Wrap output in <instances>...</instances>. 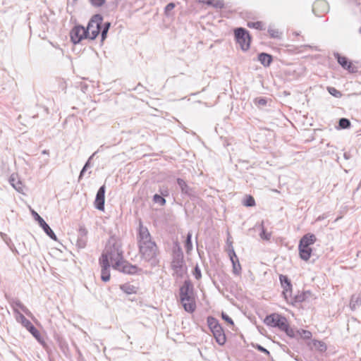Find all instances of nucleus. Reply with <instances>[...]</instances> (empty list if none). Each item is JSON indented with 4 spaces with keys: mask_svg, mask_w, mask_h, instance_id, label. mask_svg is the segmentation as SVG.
<instances>
[{
    "mask_svg": "<svg viewBox=\"0 0 361 361\" xmlns=\"http://www.w3.org/2000/svg\"><path fill=\"white\" fill-rule=\"evenodd\" d=\"M279 280L282 288H283V295L284 298L288 301V297H291L292 293V284L290 280L286 275L281 274Z\"/></svg>",
    "mask_w": 361,
    "mask_h": 361,
    "instance_id": "f3484780",
    "label": "nucleus"
},
{
    "mask_svg": "<svg viewBox=\"0 0 361 361\" xmlns=\"http://www.w3.org/2000/svg\"><path fill=\"white\" fill-rule=\"evenodd\" d=\"M314 347L320 352H324L326 350V345L323 341L314 340L313 341Z\"/></svg>",
    "mask_w": 361,
    "mask_h": 361,
    "instance_id": "c85d7f7f",
    "label": "nucleus"
},
{
    "mask_svg": "<svg viewBox=\"0 0 361 361\" xmlns=\"http://www.w3.org/2000/svg\"><path fill=\"white\" fill-rule=\"evenodd\" d=\"M14 312H17L19 316L17 320L33 336V337L44 348H46L47 344L41 336L39 331L35 326L27 319L23 314L20 313L18 310L14 309Z\"/></svg>",
    "mask_w": 361,
    "mask_h": 361,
    "instance_id": "0eeeda50",
    "label": "nucleus"
},
{
    "mask_svg": "<svg viewBox=\"0 0 361 361\" xmlns=\"http://www.w3.org/2000/svg\"><path fill=\"white\" fill-rule=\"evenodd\" d=\"M228 255L232 262L233 273L236 276H239L241 273V266L239 262L238 258L235 252L232 243H230L228 249Z\"/></svg>",
    "mask_w": 361,
    "mask_h": 361,
    "instance_id": "2eb2a0df",
    "label": "nucleus"
},
{
    "mask_svg": "<svg viewBox=\"0 0 361 361\" xmlns=\"http://www.w3.org/2000/svg\"><path fill=\"white\" fill-rule=\"evenodd\" d=\"M121 289L127 294H133L136 293V288L129 283H125L121 286Z\"/></svg>",
    "mask_w": 361,
    "mask_h": 361,
    "instance_id": "a878e982",
    "label": "nucleus"
},
{
    "mask_svg": "<svg viewBox=\"0 0 361 361\" xmlns=\"http://www.w3.org/2000/svg\"><path fill=\"white\" fill-rule=\"evenodd\" d=\"M176 181L180 189L182 195L189 197L191 200H194L197 197V194L195 188L189 186L183 178H178Z\"/></svg>",
    "mask_w": 361,
    "mask_h": 361,
    "instance_id": "4468645a",
    "label": "nucleus"
},
{
    "mask_svg": "<svg viewBox=\"0 0 361 361\" xmlns=\"http://www.w3.org/2000/svg\"><path fill=\"white\" fill-rule=\"evenodd\" d=\"M175 7V4L174 3H169L168 4L166 7H165V12L166 13H168L170 11H171L172 9H173Z\"/></svg>",
    "mask_w": 361,
    "mask_h": 361,
    "instance_id": "8fccbe9b",
    "label": "nucleus"
},
{
    "mask_svg": "<svg viewBox=\"0 0 361 361\" xmlns=\"http://www.w3.org/2000/svg\"><path fill=\"white\" fill-rule=\"evenodd\" d=\"M110 27H111V23L110 22H106L104 24L102 23L101 30H100V32H101V42H103L106 39Z\"/></svg>",
    "mask_w": 361,
    "mask_h": 361,
    "instance_id": "b1692460",
    "label": "nucleus"
},
{
    "mask_svg": "<svg viewBox=\"0 0 361 361\" xmlns=\"http://www.w3.org/2000/svg\"><path fill=\"white\" fill-rule=\"evenodd\" d=\"M317 240V238L315 235L312 233H307L304 235L301 239L300 240L299 245H302L305 246H310L313 245Z\"/></svg>",
    "mask_w": 361,
    "mask_h": 361,
    "instance_id": "aec40b11",
    "label": "nucleus"
},
{
    "mask_svg": "<svg viewBox=\"0 0 361 361\" xmlns=\"http://www.w3.org/2000/svg\"><path fill=\"white\" fill-rule=\"evenodd\" d=\"M361 306V293L353 295L350 301V308L355 311Z\"/></svg>",
    "mask_w": 361,
    "mask_h": 361,
    "instance_id": "4be33fe9",
    "label": "nucleus"
},
{
    "mask_svg": "<svg viewBox=\"0 0 361 361\" xmlns=\"http://www.w3.org/2000/svg\"><path fill=\"white\" fill-rule=\"evenodd\" d=\"M87 230L84 226H80L78 236L87 237Z\"/></svg>",
    "mask_w": 361,
    "mask_h": 361,
    "instance_id": "37998d69",
    "label": "nucleus"
},
{
    "mask_svg": "<svg viewBox=\"0 0 361 361\" xmlns=\"http://www.w3.org/2000/svg\"><path fill=\"white\" fill-rule=\"evenodd\" d=\"M87 242V237L78 236L76 245L80 249H83L86 247Z\"/></svg>",
    "mask_w": 361,
    "mask_h": 361,
    "instance_id": "72a5a7b5",
    "label": "nucleus"
},
{
    "mask_svg": "<svg viewBox=\"0 0 361 361\" xmlns=\"http://www.w3.org/2000/svg\"><path fill=\"white\" fill-rule=\"evenodd\" d=\"M71 42L74 44H79L82 39H88V32L81 25H75L70 32Z\"/></svg>",
    "mask_w": 361,
    "mask_h": 361,
    "instance_id": "9d476101",
    "label": "nucleus"
},
{
    "mask_svg": "<svg viewBox=\"0 0 361 361\" xmlns=\"http://www.w3.org/2000/svg\"><path fill=\"white\" fill-rule=\"evenodd\" d=\"M124 274L133 275L137 274L138 271H141L142 269L137 267L136 265H133L126 260H121L120 265L118 267H113Z\"/></svg>",
    "mask_w": 361,
    "mask_h": 361,
    "instance_id": "dca6fc26",
    "label": "nucleus"
},
{
    "mask_svg": "<svg viewBox=\"0 0 361 361\" xmlns=\"http://www.w3.org/2000/svg\"><path fill=\"white\" fill-rule=\"evenodd\" d=\"M96 153H97V152L93 153V154H92L90 157H89V159H87V161H86V163L85 164V165H84V166H83L84 168H85V169H87L88 168H90V166H91L90 161H91L92 159L93 158V157L95 155V154H96Z\"/></svg>",
    "mask_w": 361,
    "mask_h": 361,
    "instance_id": "09e8293b",
    "label": "nucleus"
},
{
    "mask_svg": "<svg viewBox=\"0 0 361 361\" xmlns=\"http://www.w3.org/2000/svg\"><path fill=\"white\" fill-rule=\"evenodd\" d=\"M221 318L231 325H234L233 319L226 313H221Z\"/></svg>",
    "mask_w": 361,
    "mask_h": 361,
    "instance_id": "a18cd8bd",
    "label": "nucleus"
},
{
    "mask_svg": "<svg viewBox=\"0 0 361 361\" xmlns=\"http://www.w3.org/2000/svg\"><path fill=\"white\" fill-rule=\"evenodd\" d=\"M326 6V3L325 1H317L316 3H314V6H313V11H314L315 10V8L317 6Z\"/></svg>",
    "mask_w": 361,
    "mask_h": 361,
    "instance_id": "3c124183",
    "label": "nucleus"
},
{
    "mask_svg": "<svg viewBox=\"0 0 361 361\" xmlns=\"http://www.w3.org/2000/svg\"><path fill=\"white\" fill-rule=\"evenodd\" d=\"M185 247L188 253L190 252L192 249V233L190 232H189L187 234L186 239L185 241Z\"/></svg>",
    "mask_w": 361,
    "mask_h": 361,
    "instance_id": "cd10ccee",
    "label": "nucleus"
},
{
    "mask_svg": "<svg viewBox=\"0 0 361 361\" xmlns=\"http://www.w3.org/2000/svg\"><path fill=\"white\" fill-rule=\"evenodd\" d=\"M359 32L361 34V27L360 28Z\"/></svg>",
    "mask_w": 361,
    "mask_h": 361,
    "instance_id": "6e6d98bb",
    "label": "nucleus"
},
{
    "mask_svg": "<svg viewBox=\"0 0 361 361\" xmlns=\"http://www.w3.org/2000/svg\"><path fill=\"white\" fill-rule=\"evenodd\" d=\"M14 304L16 307L21 309L24 312H27V308L23 305V304H22V302L19 300H16V301H14Z\"/></svg>",
    "mask_w": 361,
    "mask_h": 361,
    "instance_id": "de8ad7c7",
    "label": "nucleus"
},
{
    "mask_svg": "<svg viewBox=\"0 0 361 361\" xmlns=\"http://www.w3.org/2000/svg\"><path fill=\"white\" fill-rule=\"evenodd\" d=\"M92 6L94 7H101L105 3L106 0H89Z\"/></svg>",
    "mask_w": 361,
    "mask_h": 361,
    "instance_id": "79ce46f5",
    "label": "nucleus"
},
{
    "mask_svg": "<svg viewBox=\"0 0 361 361\" xmlns=\"http://www.w3.org/2000/svg\"><path fill=\"white\" fill-rule=\"evenodd\" d=\"M247 26L249 27L255 28L259 30H265L264 24L262 21L248 22Z\"/></svg>",
    "mask_w": 361,
    "mask_h": 361,
    "instance_id": "bb28decb",
    "label": "nucleus"
},
{
    "mask_svg": "<svg viewBox=\"0 0 361 361\" xmlns=\"http://www.w3.org/2000/svg\"><path fill=\"white\" fill-rule=\"evenodd\" d=\"M171 268L173 271V276L177 279H182L187 272L183 252L178 243H176L173 247Z\"/></svg>",
    "mask_w": 361,
    "mask_h": 361,
    "instance_id": "20e7f679",
    "label": "nucleus"
},
{
    "mask_svg": "<svg viewBox=\"0 0 361 361\" xmlns=\"http://www.w3.org/2000/svg\"><path fill=\"white\" fill-rule=\"evenodd\" d=\"M289 298H290V302L292 304L302 302L305 301L306 299L305 293H298V294L295 295L294 297H293L291 295V297H288V299Z\"/></svg>",
    "mask_w": 361,
    "mask_h": 361,
    "instance_id": "393cba45",
    "label": "nucleus"
},
{
    "mask_svg": "<svg viewBox=\"0 0 361 361\" xmlns=\"http://www.w3.org/2000/svg\"><path fill=\"white\" fill-rule=\"evenodd\" d=\"M105 190L106 188L104 185L99 188L94 203L95 208L100 211L104 210Z\"/></svg>",
    "mask_w": 361,
    "mask_h": 361,
    "instance_id": "a211bd4d",
    "label": "nucleus"
},
{
    "mask_svg": "<svg viewBox=\"0 0 361 361\" xmlns=\"http://www.w3.org/2000/svg\"><path fill=\"white\" fill-rule=\"evenodd\" d=\"M179 295L184 310L190 313L193 312L196 308L194 299V287L189 279L185 280L183 284L180 286Z\"/></svg>",
    "mask_w": 361,
    "mask_h": 361,
    "instance_id": "7ed1b4c3",
    "label": "nucleus"
},
{
    "mask_svg": "<svg viewBox=\"0 0 361 361\" xmlns=\"http://www.w3.org/2000/svg\"><path fill=\"white\" fill-rule=\"evenodd\" d=\"M312 336V334L310 331L305 330V329H300V334L298 336V338H302L305 340H308V339L311 338Z\"/></svg>",
    "mask_w": 361,
    "mask_h": 361,
    "instance_id": "ea45409f",
    "label": "nucleus"
},
{
    "mask_svg": "<svg viewBox=\"0 0 361 361\" xmlns=\"http://www.w3.org/2000/svg\"><path fill=\"white\" fill-rule=\"evenodd\" d=\"M235 37L243 51H247L250 47L251 37L249 32L243 27L235 30Z\"/></svg>",
    "mask_w": 361,
    "mask_h": 361,
    "instance_id": "6e6552de",
    "label": "nucleus"
},
{
    "mask_svg": "<svg viewBox=\"0 0 361 361\" xmlns=\"http://www.w3.org/2000/svg\"><path fill=\"white\" fill-rule=\"evenodd\" d=\"M343 157L345 159H349L350 158V154L348 152H345L343 154Z\"/></svg>",
    "mask_w": 361,
    "mask_h": 361,
    "instance_id": "864d4df0",
    "label": "nucleus"
},
{
    "mask_svg": "<svg viewBox=\"0 0 361 361\" xmlns=\"http://www.w3.org/2000/svg\"><path fill=\"white\" fill-rule=\"evenodd\" d=\"M103 21V16L97 13L93 15L90 19L85 30L88 32V39H95L100 33L101 25Z\"/></svg>",
    "mask_w": 361,
    "mask_h": 361,
    "instance_id": "423d86ee",
    "label": "nucleus"
},
{
    "mask_svg": "<svg viewBox=\"0 0 361 361\" xmlns=\"http://www.w3.org/2000/svg\"><path fill=\"white\" fill-rule=\"evenodd\" d=\"M261 226H262V231H261V233H259L260 238L262 239L266 240H270L271 234V233H268V232L266 231V230H265V228L264 227V222L263 221L261 224Z\"/></svg>",
    "mask_w": 361,
    "mask_h": 361,
    "instance_id": "e433bc0d",
    "label": "nucleus"
},
{
    "mask_svg": "<svg viewBox=\"0 0 361 361\" xmlns=\"http://www.w3.org/2000/svg\"><path fill=\"white\" fill-rule=\"evenodd\" d=\"M267 31L271 38L280 39L281 37L282 33L280 32L277 29L269 27Z\"/></svg>",
    "mask_w": 361,
    "mask_h": 361,
    "instance_id": "7c9ffc66",
    "label": "nucleus"
},
{
    "mask_svg": "<svg viewBox=\"0 0 361 361\" xmlns=\"http://www.w3.org/2000/svg\"><path fill=\"white\" fill-rule=\"evenodd\" d=\"M192 274L197 280H200L202 278L201 269L198 264H196L195 267Z\"/></svg>",
    "mask_w": 361,
    "mask_h": 361,
    "instance_id": "a19ab883",
    "label": "nucleus"
},
{
    "mask_svg": "<svg viewBox=\"0 0 361 361\" xmlns=\"http://www.w3.org/2000/svg\"><path fill=\"white\" fill-rule=\"evenodd\" d=\"M137 244L139 253L142 259L153 263L159 253L158 247L154 241L152 240L151 235L147 227L140 222Z\"/></svg>",
    "mask_w": 361,
    "mask_h": 361,
    "instance_id": "f257e3e1",
    "label": "nucleus"
},
{
    "mask_svg": "<svg viewBox=\"0 0 361 361\" xmlns=\"http://www.w3.org/2000/svg\"><path fill=\"white\" fill-rule=\"evenodd\" d=\"M298 250L300 257L302 260L307 261L310 258L312 250L309 246L299 245Z\"/></svg>",
    "mask_w": 361,
    "mask_h": 361,
    "instance_id": "6ab92c4d",
    "label": "nucleus"
},
{
    "mask_svg": "<svg viewBox=\"0 0 361 361\" xmlns=\"http://www.w3.org/2000/svg\"><path fill=\"white\" fill-rule=\"evenodd\" d=\"M42 154H49V151L47 150V149H44V150L42 151Z\"/></svg>",
    "mask_w": 361,
    "mask_h": 361,
    "instance_id": "5fc2aeb1",
    "label": "nucleus"
},
{
    "mask_svg": "<svg viewBox=\"0 0 361 361\" xmlns=\"http://www.w3.org/2000/svg\"><path fill=\"white\" fill-rule=\"evenodd\" d=\"M282 331L285 332L288 336L292 338H298L300 334V330L290 327L288 323H287Z\"/></svg>",
    "mask_w": 361,
    "mask_h": 361,
    "instance_id": "5701e85b",
    "label": "nucleus"
},
{
    "mask_svg": "<svg viewBox=\"0 0 361 361\" xmlns=\"http://www.w3.org/2000/svg\"><path fill=\"white\" fill-rule=\"evenodd\" d=\"M32 215L35 220L38 222L40 227L43 229L44 233L52 240L56 241L57 237L49 226L46 221L38 214L35 210L31 211Z\"/></svg>",
    "mask_w": 361,
    "mask_h": 361,
    "instance_id": "f8f14e48",
    "label": "nucleus"
},
{
    "mask_svg": "<svg viewBox=\"0 0 361 361\" xmlns=\"http://www.w3.org/2000/svg\"><path fill=\"white\" fill-rule=\"evenodd\" d=\"M99 263L101 267V279L104 282L110 280V262L108 261L106 255H102L99 259Z\"/></svg>",
    "mask_w": 361,
    "mask_h": 361,
    "instance_id": "9b49d317",
    "label": "nucleus"
},
{
    "mask_svg": "<svg viewBox=\"0 0 361 361\" xmlns=\"http://www.w3.org/2000/svg\"><path fill=\"white\" fill-rule=\"evenodd\" d=\"M153 201L155 203L159 204L161 206H164L166 204V200L164 197H162L161 195L155 194L153 196Z\"/></svg>",
    "mask_w": 361,
    "mask_h": 361,
    "instance_id": "58836bf2",
    "label": "nucleus"
},
{
    "mask_svg": "<svg viewBox=\"0 0 361 361\" xmlns=\"http://www.w3.org/2000/svg\"><path fill=\"white\" fill-rule=\"evenodd\" d=\"M258 61L264 66L268 67L270 66L273 61V57L271 54L262 52L257 56Z\"/></svg>",
    "mask_w": 361,
    "mask_h": 361,
    "instance_id": "412c9836",
    "label": "nucleus"
},
{
    "mask_svg": "<svg viewBox=\"0 0 361 361\" xmlns=\"http://www.w3.org/2000/svg\"><path fill=\"white\" fill-rule=\"evenodd\" d=\"M207 322L216 342L219 345H224L226 342V336L219 321L215 317L209 316L207 319Z\"/></svg>",
    "mask_w": 361,
    "mask_h": 361,
    "instance_id": "39448f33",
    "label": "nucleus"
},
{
    "mask_svg": "<svg viewBox=\"0 0 361 361\" xmlns=\"http://www.w3.org/2000/svg\"><path fill=\"white\" fill-rule=\"evenodd\" d=\"M264 322L267 326L276 327L282 331L284 327H286V325L288 323V320L285 317L276 313H274L267 315L265 317Z\"/></svg>",
    "mask_w": 361,
    "mask_h": 361,
    "instance_id": "1a4fd4ad",
    "label": "nucleus"
},
{
    "mask_svg": "<svg viewBox=\"0 0 361 361\" xmlns=\"http://www.w3.org/2000/svg\"><path fill=\"white\" fill-rule=\"evenodd\" d=\"M338 126L341 129H348L350 127L351 123L349 119L341 118L339 119Z\"/></svg>",
    "mask_w": 361,
    "mask_h": 361,
    "instance_id": "473e14b6",
    "label": "nucleus"
},
{
    "mask_svg": "<svg viewBox=\"0 0 361 361\" xmlns=\"http://www.w3.org/2000/svg\"><path fill=\"white\" fill-rule=\"evenodd\" d=\"M87 169L82 167V170L80 171V175H79V180L82 178V176H84V173L85 172L87 171Z\"/></svg>",
    "mask_w": 361,
    "mask_h": 361,
    "instance_id": "603ef678",
    "label": "nucleus"
},
{
    "mask_svg": "<svg viewBox=\"0 0 361 361\" xmlns=\"http://www.w3.org/2000/svg\"><path fill=\"white\" fill-rule=\"evenodd\" d=\"M9 182L11 185L18 192H20L22 190L21 188V182L20 180H16L13 176H11L9 178Z\"/></svg>",
    "mask_w": 361,
    "mask_h": 361,
    "instance_id": "c756f323",
    "label": "nucleus"
},
{
    "mask_svg": "<svg viewBox=\"0 0 361 361\" xmlns=\"http://www.w3.org/2000/svg\"><path fill=\"white\" fill-rule=\"evenodd\" d=\"M205 3L216 8H222L224 6V2L221 0H209L205 1Z\"/></svg>",
    "mask_w": 361,
    "mask_h": 361,
    "instance_id": "2f4dec72",
    "label": "nucleus"
},
{
    "mask_svg": "<svg viewBox=\"0 0 361 361\" xmlns=\"http://www.w3.org/2000/svg\"><path fill=\"white\" fill-rule=\"evenodd\" d=\"M254 104L258 106H264L267 104V99L265 97H257L253 100Z\"/></svg>",
    "mask_w": 361,
    "mask_h": 361,
    "instance_id": "4c0bfd02",
    "label": "nucleus"
},
{
    "mask_svg": "<svg viewBox=\"0 0 361 361\" xmlns=\"http://www.w3.org/2000/svg\"><path fill=\"white\" fill-rule=\"evenodd\" d=\"M243 204L245 207H253L255 205V200L252 195H246Z\"/></svg>",
    "mask_w": 361,
    "mask_h": 361,
    "instance_id": "f704fd0d",
    "label": "nucleus"
},
{
    "mask_svg": "<svg viewBox=\"0 0 361 361\" xmlns=\"http://www.w3.org/2000/svg\"><path fill=\"white\" fill-rule=\"evenodd\" d=\"M327 91L331 95L336 98H341L343 95L341 91L336 90L334 87H327Z\"/></svg>",
    "mask_w": 361,
    "mask_h": 361,
    "instance_id": "c9c22d12",
    "label": "nucleus"
},
{
    "mask_svg": "<svg viewBox=\"0 0 361 361\" xmlns=\"http://www.w3.org/2000/svg\"><path fill=\"white\" fill-rule=\"evenodd\" d=\"M102 255H106L108 261L110 259L111 262H115L112 267H119L121 260L123 259L121 240L114 235H111Z\"/></svg>",
    "mask_w": 361,
    "mask_h": 361,
    "instance_id": "f03ea898",
    "label": "nucleus"
},
{
    "mask_svg": "<svg viewBox=\"0 0 361 361\" xmlns=\"http://www.w3.org/2000/svg\"><path fill=\"white\" fill-rule=\"evenodd\" d=\"M160 195L162 197H167L169 195V190L167 187H163L159 190Z\"/></svg>",
    "mask_w": 361,
    "mask_h": 361,
    "instance_id": "49530a36",
    "label": "nucleus"
},
{
    "mask_svg": "<svg viewBox=\"0 0 361 361\" xmlns=\"http://www.w3.org/2000/svg\"><path fill=\"white\" fill-rule=\"evenodd\" d=\"M255 348L257 350H259V352H262V353H264V354H266V355H269V356L270 355V353H269V351L267 349H266L265 348H264L263 346H262L261 345H259V344H256V345H255Z\"/></svg>",
    "mask_w": 361,
    "mask_h": 361,
    "instance_id": "c03bdc74",
    "label": "nucleus"
},
{
    "mask_svg": "<svg viewBox=\"0 0 361 361\" xmlns=\"http://www.w3.org/2000/svg\"><path fill=\"white\" fill-rule=\"evenodd\" d=\"M334 56L337 60L338 63L345 70L350 73H355L357 71V68L355 66L351 61L345 56H341L338 52L334 53Z\"/></svg>",
    "mask_w": 361,
    "mask_h": 361,
    "instance_id": "ddd939ff",
    "label": "nucleus"
}]
</instances>
